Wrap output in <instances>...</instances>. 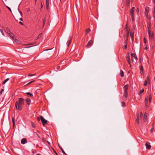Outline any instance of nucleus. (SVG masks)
<instances>
[{
    "label": "nucleus",
    "mask_w": 155,
    "mask_h": 155,
    "mask_svg": "<svg viewBox=\"0 0 155 155\" xmlns=\"http://www.w3.org/2000/svg\"><path fill=\"white\" fill-rule=\"evenodd\" d=\"M40 118L41 119V121L44 126H45L47 124V120H46L45 118H44L42 116H40Z\"/></svg>",
    "instance_id": "obj_4"
},
{
    "label": "nucleus",
    "mask_w": 155,
    "mask_h": 155,
    "mask_svg": "<svg viewBox=\"0 0 155 155\" xmlns=\"http://www.w3.org/2000/svg\"><path fill=\"white\" fill-rule=\"evenodd\" d=\"M21 142L22 144H24L27 143V141L25 138H23L21 140Z\"/></svg>",
    "instance_id": "obj_10"
},
{
    "label": "nucleus",
    "mask_w": 155,
    "mask_h": 155,
    "mask_svg": "<svg viewBox=\"0 0 155 155\" xmlns=\"http://www.w3.org/2000/svg\"><path fill=\"white\" fill-rule=\"evenodd\" d=\"M57 68L59 70L60 69V66L57 67Z\"/></svg>",
    "instance_id": "obj_56"
},
{
    "label": "nucleus",
    "mask_w": 155,
    "mask_h": 155,
    "mask_svg": "<svg viewBox=\"0 0 155 155\" xmlns=\"http://www.w3.org/2000/svg\"><path fill=\"white\" fill-rule=\"evenodd\" d=\"M41 35H42V34H41V33H40V34L38 35V38H40V37H41Z\"/></svg>",
    "instance_id": "obj_45"
},
{
    "label": "nucleus",
    "mask_w": 155,
    "mask_h": 155,
    "mask_svg": "<svg viewBox=\"0 0 155 155\" xmlns=\"http://www.w3.org/2000/svg\"><path fill=\"white\" fill-rule=\"evenodd\" d=\"M153 127H152L151 129L150 130V132H152L153 130Z\"/></svg>",
    "instance_id": "obj_50"
},
{
    "label": "nucleus",
    "mask_w": 155,
    "mask_h": 155,
    "mask_svg": "<svg viewBox=\"0 0 155 155\" xmlns=\"http://www.w3.org/2000/svg\"><path fill=\"white\" fill-rule=\"evenodd\" d=\"M37 0H35V4H36V2H37Z\"/></svg>",
    "instance_id": "obj_62"
},
{
    "label": "nucleus",
    "mask_w": 155,
    "mask_h": 155,
    "mask_svg": "<svg viewBox=\"0 0 155 155\" xmlns=\"http://www.w3.org/2000/svg\"><path fill=\"white\" fill-rule=\"evenodd\" d=\"M19 13H20L21 17H22V12L20 11H19Z\"/></svg>",
    "instance_id": "obj_47"
},
{
    "label": "nucleus",
    "mask_w": 155,
    "mask_h": 155,
    "mask_svg": "<svg viewBox=\"0 0 155 155\" xmlns=\"http://www.w3.org/2000/svg\"><path fill=\"white\" fill-rule=\"evenodd\" d=\"M134 59L135 60V59L134 58H131V60L133 61H134Z\"/></svg>",
    "instance_id": "obj_52"
},
{
    "label": "nucleus",
    "mask_w": 155,
    "mask_h": 155,
    "mask_svg": "<svg viewBox=\"0 0 155 155\" xmlns=\"http://www.w3.org/2000/svg\"><path fill=\"white\" fill-rule=\"evenodd\" d=\"M145 102V103L146 104V107H147V104L148 102V98L147 97L146 98Z\"/></svg>",
    "instance_id": "obj_20"
},
{
    "label": "nucleus",
    "mask_w": 155,
    "mask_h": 155,
    "mask_svg": "<svg viewBox=\"0 0 155 155\" xmlns=\"http://www.w3.org/2000/svg\"><path fill=\"white\" fill-rule=\"evenodd\" d=\"M13 40H14V41L16 43L18 44H20L21 43V41H20L17 39L14 38Z\"/></svg>",
    "instance_id": "obj_13"
},
{
    "label": "nucleus",
    "mask_w": 155,
    "mask_h": 155,
    "mask_svg": "<svg viewBox=\"0 0 155 155\" xmlns=\"http://www.w3.org/2000/svg\"><path fill=\"white\" fill-rule=\"evenodd\" d=\"M130 0H127V5L128 6H129L130 5Z\"/></svg>",
    "instance_id": "obj_31"
},
{
    "label": "nucleus",
    "mask_w": 155,
    "mask_h": 155,
    "mask_svg": "<svg viewBox=\"0 0 155 155\" xmlns=\"http://www.w3.org/2000/svg\"><path fill=\"white\" fill-rule=\"evenodd\" d=\"M37 120H38V121H39L40 120H41L40 116V117H37Z\"/></svg>",
    "instance_id": "obj_38"
},
{
    "label": "nucleus",
    "mask_w": 155,
    "mask_h": 155,
    "mask_svg": "<svg viewBox=\"0 0 155 155\" xmlns=\"http://www.w3.org/2000/svg\"><path fill=\"white\" fill-rule=\"evenodd\" d=\"M144 91V90L143 89L142 90H141L140 91V94H141V93H143Z\"/></svg>",
    "instance_id": "obj_34"
},
{
    "label": "nucleus",
    "mask_w": 155,
    "mask_h": 155,
    "mask_svg": "<svg viewBox=\"0 0 155 155\" xmlns=\"http://www.w3.org/2000/svg\"><path fill=\"white\" fill-rule=\"evenodd\" d=\"M153 14L154 15V17H155V6H154V10H153Z\"/></svg>",
    "instance_id": "obj_39"
},
{
    "label": "nucleus",
    "mask_w": 155,
    "mask_h": 155,
    "mask_svg": "<svg viewBox=\"0 0 155 155\" xmlns=\"http://www.w3.org/2000/svg\"><path fill=\"white\" fill-rule=\"evenodd\" d=\"M24 104V100L22 98H20L17 101L15 104V106L17 110H21Z\"/></svg>",
    "instance_id": "obj_1"
},
{
    "label": "nucleus",
    "mask_w": 155,
    "mask_h": 155,
    "mask_svg": "<svg viewBox=\"0 0 155 155\" xmlns=\"http://www.w3.org/2000/svg\"><path fill=\"white\" fill-rule=\"evenodd\" d=\"M6 7L8 9V10L11 12H12V10L8 6H7Z\"/></svg>",
    "instance_id": "obj_42"
},
{
    "label": "nucleus",
    "mask_w": 155,
    "mask_h": 155,
    "mask_svg": "<svg viewBox=\"0 0 155 155\" xmlns=\"http://www.w3.org/2000/svg\"><path fill=\"white\" fill-rule=\"evenodd\" d=\"M25 101L27 104L29 105L31 103V100L28 98H26L25 99Z\"/></svg>",
    "instance_id": "obj_9"
},
{
    "label": "nucleus",
    "mask_w": 155,
    "mask_h": 155,
    "mask_svg": "<svg viewBox=\"0 0 155 155\" xmlns=\"http://www.w3.org/2000/svg\"><path fill=\"white\" fill-rule=\"evenodd\" d=\"M134 9L135 7H133L132 8L130 9V15H131V17L132 18L133 21H134Z\"/></svg>",
    "instance_id": "obj_3"
},
{
    "label": "nucleus",
    "mask_w": 155,
    "mask_h": 155,
    "mask_svg": "<svg viewBox=\"0 0 155 155\" xmlns=\"http://www.w3.org/2000/svg\"><path fill=\"white\" fill-rule=\"evenodd\" d=\"M49 5V2H46V8L48 10V9Z\"/></svg>",
    "instance_id": "obj_21"
},
{
    "label": "nucleus",
    "mask_w": 155,
    "mask_h": 155,
    "mask_svg": "<svg viewBox=\"0 0 155 155\" xmlns=\"http://www.w3.org/2000/svg\"><path fill=\"white\" fill-rule=\"evenodd\" d=\"M147 82H148L146 80H145L144 81V85H145V86L147 85Z\"/></svg>",
    "instance_id": "obj_35"
},
{
    "label": "nucleus",
    "mask_w": 155,
    "mask_h": 155,
    "mask_svg": "<svg viewBox=\"0 0 155 155\" xmlns=\"http://www.w3.org/2000/svg\"><path fill=\"white\" fill-rule=\"evenodd\" d=\"M32 44H28L25 45H32Z\"/></svg>",
    "instance_id": "obj_63"
},
{
    "label": "nucleus",
    "mask_w": 155,
    "mask_h": 155,
    "mask_svg": "<svg viewBox=\"0 0 155 155\" xmlns=\"http://www.w3.org/2000/svg\"><path fill=\"white\" fill-rule=\"evenodd\" d=\"M26 94H27L28 95H29V96L31 97L33 96V94H32L30 93H29V92H27V93H26Z\"/></svg>",
    "instance_id": "obj_29"
},
{
    "label": "nucleus",
    "mask_w": 155,
    "mask_h": 155,
    "mask_svg": "<svg viewBox=\"0 0 155 155\" xmlns=\"http://www.w3.org/2000/svg\"><path fill=\"white\" fill-rule=\"evenodd\" d=\"M93 42L91 40L89 41L88 42L86 46V47L87 48H89L92 45Z\"/></svg>",
    "instance_id": "obj_5"
},
{
    "label": "nucleus",
    "mask_w": 155,
    "mask_h": 155,
    "mask_svg": "<svg viewBox=\"0 0 155 155\" xmlns=\"http://www.w3.org/2000/svg\"><path fill=\"white\" fill-rule=\"evenodd\" d=\"M128 40H126L124 42L125 45H127V41Z\"/></svg>",
    "instance_id": "obj_40"
},
{
    "label": "nucleus",
    "mask_w": 155,
    "mask_h": 155,
    "mask_svg": "<svg viewBox=\"0 0 155 155\" xmlns=\"http://www.w3.org/2000/svg\"><path fill=\"white\" fill-rule=\"evenodd\" d=\"M124 97L125 98H127V91H124Z\"/></svg>",
    "instance_id": "obj_18"
},
{
    "label": "nucleus",
    "mask_w": 155,
    "mask_h": 155,
    "mask_svg": "<svg viewBox=\"0 0 155 155\" xmlns=\"http://www.w3.org/2000/svg\"><path fill=\"white\" fill-rule=\"evenodd\" d=\"M19 20H20V21H22L23 20H22V17H21V18H19Z\"/></svg>",
    "instance_id": "obj_57"
},
{
    "label": "nucleus",
    "mask_w": 155,
    "mask_h": 155,
    "mask_svg": "<svg viewBox=\"0 0 155 155\" xmlns=\"http://www.w3.org/2000/svg\"><path fill=\"white\" fill-rule=\"evenodd\" d=\"M8 35L10 37L12 38V39H14L15 38L14 35L12 32H11Z\"/></svg>",
    "instance_id": "obj_12"
},
{
    "label": "nucleus",
    "mask_w": 155,
    "mask_h": 155,
    "mask_svg": "<svg viewBox=\"0 0 155 155\" xmlns=\"http://www.w3.org/2000/svg\"><path fill=\"white\" fill-rule=\"evenodd\" d=\"M143 115V114H142V112H140V118H142Z\"/></svg>",
    "instance_id": "obj_37"
},
{
    "label": "nucleus",
    "mask_w": 155,
    "mask_h": 155,
    "mask_svg": "<svg viewBox=\"0 0 155 155\" xmlns=\"http://www.w3.org/2000/svg\"><path fill=\"white\" fill-rule=\"evenodd\" d=\"M45 23L43 22V27H44L45 25Z\"/></svg>",
    "instance_id": "obj_64"
},
{
    "label": "nucleus",
    "mask_w": 155,
    "mask_h": 155,
    "mask_svg": "<svg viewBox=\"0 0 155 155\" xmlns=\"http://www.w3.org/2000/svg\"><path fill=\"white\" fill-rule=\"evenodd\" d=\"M149 9L148 7H146L145 9V15L146 17H147V16H148V13L149 12Z\"/></svg>",
    "instance_id": "obj_8"
},
{
    "label": "nucleus",
    "mask_w": 155,
    "mask_h": 155,
    "mask_svg": "<svg viewBox=\"0 0 155 155\" xmlns=\"http://www.w3.org/2000/svg\"><path fill=\"white\" fill-rule=\"evenodd\" d=\"M12 121L13 126L14 127V126H15V119L13 117L12 118Z\"/></svg>",
    "instance_id": "obj_30"
},
{
    "label": "nucleus",
    "mask_w": 155,
    "mask_h": 155,
    "mask_svg": "<svg viewBox=\"0 0 155 155\" xmlns=\"http://www.w3.org/2000/svg\"><path fill=\"white\" fill-rule=\"evenodd\" d=\"M140 70L141 71H143V68L142 66H141L140 68Z\"/></svg>",
    "instance_id": "obj_46"
},
{
    "label": "nucleus",
    "mask_w": 155,
    "mask_h": 155,
    "mask_svg": "<svg viewBox=\"0 0 155 155\" xmlns=\"http://www.w3.org/2000/svg\"><path fill=\"white\" fill-rule=\"evenodd\" d=\"M120 74L121 77H123L124 76V72L122 70H120Z\"/></svg>",
    "instance_id": "obj_17"
},
{
    "label": "nucleus",
    "mask_w": 155,
    "mask_h": 155,
    "mask_svg": "<svg viewBox=\"0 0 155 155\" xmlns=\"http://www.w3.org/2000/svg\"><path fill=\"white\" fill-rule=\"evenodd\" d=\"M143 40H144V43L145 44L146 43V40L145 38H144Z\"/></svg>",
    "instance_id": "obj_48"
},
{
    "label": "nucleus",
    "mask_w": 155,
    "mask_h": 155,
    "mask_svg": "<svg viewBox=\"0 0 155 155\" xmlns=\"http://www.w3.org/2000/svg\"><path fill=\"white\" fill-rule=\"evenodd\" d=\"M122 106L123 107H124V106H125V103L124 102H122Z\"/></svg>",
    "instance_id": "obj_36"
},
{
    "label": "nucleus",
    "mask_w": 155,
    "mask_h": 155,
    "mask_svg": "<svg viewBox=\"0 0 155 155\" xmlns=\"http://www.w3.org/2000/svg\"><path fill=\"white\" fill-rule=\"evenodd\" d=\"M127 45H125L124 46V48L125 49H126L127 48Z\"/></svg>",
    "instance_id": "obj_53"
},
{
    "label": "nucleus",
    "mask_w": 155,
    "mask_h": 155,
    "mask_svg": "<svg viewBox=\"0 0 155 155\" xmlns=\"http://www.w3.org/2000/svg\"><path fill=\"white\" fill-rule=\"evenodd\" d=\"M34 81H31L30 82H29L27 84V85L29 84H31V83H32V82H34Z\"/></svg>",
    "instance_id": "obj_41"
},
{
    "label": "nucleus",
    "mask_w": 155,
    "mask_h": 155,
    "mask_svg": "<svg viewBox=\"0 0 155 155\" xmlns=\"http://www.w3.org/2000/svg\"><path fill=\"white\" fill-rule=\"evenodd\" d=\"M4 91V89H2V90H1V92H0V93L1 94H2V92Z\"/></svg>",
    "instance_id": "obj_55"
},
{
    "label": "nucleus",
    "mask_w": 155,
    "mask_h": 155,
    "mask_svg": "<svg viewBox=\"0 0 155 155\" xmlns=\"http://www.w3.org/2000/svg\"><path fill=\"white\" fill-rule=\"evenodd\" d=\"M127 60L129 64H130V56L129 54L126 57Z\"/></svg>",
    "instance_id": "obj_11"
},
{
    "label": "nucleus",
    "mask_w": 155,
    "mask_h": 155,
    "mask_svg": "<svg viewBox=\"0 0 155 155\" xmlns=\"http://www.w3.org/2000/svg\"><path fill=\"white\" fill-rule=\"evenodd\" d=\"M5 31L7 33H8V34H9L11 32L9 30L8 28L7 27L5 29Z\"/></svg>",
    "instance_id": "obj_16"
},
{
    "label": "nucleus",
    "mask_w": 155,
    "mask_h": 155,
    "mask_svg": "<svg viewBox=\"0 0 155 155\" xmlns=\"http://www.w3.org/2000/svg\"><path fill=\"white\" fill-rule=\"evenodd\" d=\"M148 33L150 38L153 39L154 37V34L152 32V33L151 34L150 28V27H148Z\"/></svg>",
    "instance_id": "obj_2"
},
{
    "label": "nucleus",
    "mask_w": 155,
    "mask_h": 155,
    "mask_svg": "<svg viewBox=\"0 0 155 155\" xmlns=\"http://www.w3.org/2000/svg\"><path fill=\"white\" fill-rule=\"evenodd\" d=\"M0 31L1 32V33H2V35H3L4 36H5V35H4V33L3 32V30L2 29H0Z\"/></svg>",
    "instance_id": "obj_33"
},
{
    "label": "nucleus",
    "mask_w": 155,
    "mask_h": 155,
    "mask_svg": "<svg viewBox=\"0 0 155 155\" xmlns=\"http://www.w3.org/2000/svg\"><path fill=\"white\" fill-rule=\"evenodd\" d=\"M90 31V28H87L86 29L85 31V33L86 34L88 33Z\"/></svg>",
    "instance_id": "obj_24"
},
{
    "label": "nucleus",
    "mask_w": 155,
    "mask_h": 155,
    "mask_svg": "<svg viewBox=\"0 0 155 155\" xmlns=\"http://www.w3.org/2000/svg\"><path fill=\"white\" fill-rule=\"evenodd\" d=\"M53 150H54V153H55V154H56V155H58V154H57V153L56 152V151L54 149H53Z\"/></svg>",
    "instance_id": "obj_51"
},
{
    "label": "nucleus",
    "mask_w": 155,
    "mask_h": 155,
    "mask_svg": "<svg viewBox=\"0 0 155 155\" xmlns=\"http://www.w3.org/2000/svg\"><path fill=\"white\" fill-rule=\"evenodd\" d=\"M145 146L146 148L148 150L150 149L151 148V146L150 145V143L148 142L145 144Z\"/></svg>",
    "instance_id": "obj_7"
},
{
    "label": "nucleus",
    "mask_w": 155,
    "mask_h": 155,
    "mask_svg": "<svg viewBox=\"0 0 155 155\" xmlns=\"http://www.w3.org/2000/svg\"><path fill=\"white\" fill-rule=\"evenodd\" d=\"M36 135L39 138H40L38 134H36Z\"/></svg>",
    "instance_id": "obj_58"
},
{
    "label": "nucleus",
    "mask_w": 155,
    "mask_h": 155,
    "mask_svg": "<svg viewBox=\"0 0 155 155\" xmlns=\"http://www.w3.org/2000/svg\"><path fill=\"white\" fill-rule=\"evenodd\" d=\"M34 76V75H33V74H28V76L29 77L32 76Z\"/></svg>",
    "instance_id": "obj_43"
},
{
    "label": "nucleus",
    "mask_w": 155,
    "mask_h": 155,
    "mask_svg": "<svg viewBox=\"0 0 155 155\" xmlns=\"http://www.w3.org/2000/svg\"><path fill=\"white\" fill-rule=\"evenodd\" d=\"M46 21V16H45L44 18V20H43V22L45 23Z\"/></svg>",
    "instance_id": "obj_44"
},
{
    "label": "nucleus",
    "mask_w": 155,
    "mask_h": 155,
    "mask_svg": "<svg viewBox=\"0 0 155 155\" xmlns=\"http://www.w3.org/2000/svg\"><path fill=\"white\" fill-rule=\"evenodd\" d=\"M152 99V97L150 94L149 96L148 100H149V103L150 102Z\"/></svg>",
    "instance_id": "obj_23"
},
{
    "label": "nucleus",
    "mask_w": 155,
    "mask_h": 155,
    "mask_svg": "<svg viewBox=\"0 0 155 155\" xmlns=\"http://www.w3.org/2000/svg\"><path fill=\"white\" fill-rule=\"evenodd\" d=\"M147 119V115L146 113H145L143 116V119L144 120H146Z\"/></svg>",
    "instance_id": "obj_22"
},
{
    "label": "nucleus",
    "mask_w": 155,
    "mask_h": 155,
    "mask_svg": "<svg viewBox=\"0 0 155 155\" xmlns=\"http://www.w3.org/2000/svg\"><path fill=\"white\" fill-rule=\"evenodd\" d=\"M31 124L32 127L34 128H35L36 127L35 124H34L33 122H31Z\"/></svg>",
    "instance_id": "obj_32"
},
{
    "label": "nucleus",
    "mask_w": 155,
    "mask_h": 155,
    "mask_svg": "<svg viewBox=\"0 0 155 155\" xmlns=\"http://www.w3.org/2000/svg\"><path fill=\"white\" fill-rule=\"evenodd\" d=\"M9 80V78H7L2 83V84H4L6 82H7Z\"/></svg>",
    "instance_id": "obj_26"
},
{
    "label": "nucleus",
    "mask_w": 155,
    "mask_h": 155,
    "mask_svg": "<svg viewBox=\"0 0 155 155\" xmlns=\"http://www.w3.org/2000/svg\"><path fill=\"white\" fill-rule=\"evenodd\" d=\"M147 82H148L149 84H150V78L149 76H147Z\"/></svg>",
    "instance_id": "obj_25"
},
{
    "label": "nucleus",
    "mask_w": 155,
    "mask_h": 155,
    "mask_svg": "<svg viewBox=\"0 0 155 155\" xmlns=\"http://www.w3.org/2000/svg\"><path fill=\"white\" fill-rule=\"evenodd\" d=\"M137 118L136 119V123H137L138 124H139V116L138 114H137Z\"/></svg>",
    "instance_id": "obj_15"
},
{
    "label": "nucleus",
    "mask_w": 155,
    "mask_h": 155,
    "mask_svg": "<svg viewBox=\"0 0 155 155\" xmlns=\"http://www.w3.org/2000/svg\"><path fill=\"white\" fill-rule=\"evenodd\" d=\"M127 39L126 40H128V38L129 35V31L128 30V29H127Z\"/></svg>",
    "instance_id": "obj_19"
},
{
    "label": "nucleus",
    "mask_w": 155,
    "mask_h": 155,
    "mask_svg": "<svg viewBox=\"0 0 155 155\" xmlns=\"http://www.w3.org/2000/svg\"><path fill=\"white\" fill-rule=\"evenodd\" d=\"M19 24H21V25H23V23H22V22H21V21H20V22H19Z\"/></svg>",
    "instance_id": "obj_49"
},
{
    "label": "nucleus",
    "mask_w": 155,
    "mask_h": 155,
    "mask_svg": "<svg viewBox=\"0 0 155 155\" xmlns=\"http://www.w3.org/2000/svg\"><path fill=\"white\" fill-rule=\"evenodd\" d=\"M59 147L60 148V149L62 151V152L64 154H66L65 153V152L64 151V150H63V149L61 147H60L59 145Z\"/></svg>",
    "instance_id": "obj_27"
},
{
    "label": "nucleus",
    "mask_w": 155,
    "mask_h": 155,
    "mask_svg": "<svg viewBox=\"0 0 155 155\" xmlns=\"http://www.w3.org/2000/svg\"><path fill=\"white\" fill-rule=\"evenodd\" d=\"M145 49H146V50H147V46H146L145 47Z\"/></svg>",
    "instance_id": "obj_59"
},
{
    "label": "nucleus",
    "mask_w": 155,
    "mask_h": 155,
    "mask_svg": "<svg viewBox=\"0 0 155 155\" xmlns=\"http://www.w3.org/2000/svg\"><path fill=\"white\" fill-rule=\"evenodd\" d=\"M139 10L138 8L137 9V12L138 13V12H139Z\"/></svg>",
    "instance_id": "obj_61"
},
{
    "label": "nucleus",
    "mask_w": 155,
    "mask_h": 155,
    "mask_svg": "<svg viewBox=\"0 0 155 155\" xmlns=\"http://www.w3.org/2000/svg\"><path fill=\"white\" fill-rule=\"evenodd\" d=\"M42 7H43V5H42V3L41 2V8H42Z\"/></svg>",
    "instance_id": "obj_54"
},
{
    "label": "nucleus",
    "mask_w": 155,
    "mask_h": 155,
    "mask_svg": "<svg viewBox=\"0 0 155 155\" xmlns=\"http://www.w3.org/2000/svg\"><path fill=\"white\" fill-rule=\"evenodd\" d=\"M128 88V85H125L124 87V91H127V90Z\"/></svg>",
    "instance_id": "obj_14"
},
{
    "label": "nucleus",
    "mask_w": 155,
    "mask_h": 155,
    "mask_svg": "<svg viewBox=\"0 0 155 155\" xmlns=\"http://www.w3.org/2000/svg\"><path fill=\"white\" fill-rule=\"evenodd\" d=\"M132 58H134L135 59V61H137V57L135 54L131 53L130 54Z\"/></svg>",
    "instance_id": "obj_6"
},
{
    "label": "nucleus",
    "mask_w": 155,
    "mask_h": 155,
    "mask_svg": "<svg viewBox=\"0 0 155 155\" xmlns=\"http://www.w3.org/2000/svg\"><path fill=\"white\" fill-rule=\"evenodd\" d=\"M30 11V9L29 8H28V9L27 11L28 12H29V11Z\"/></svg>",
    "instance_id": "obj_60"
},
{
    "label": "nucleus",
    "mask_w": 155,
    "mask_h": 155,
    "mask_svg": "<svg viewBox=\"0 0 155 155\" xmlns=\"http://www.w3.org/2000/svg\"><path fill=\"white\" fill-rule=\"evenodd\" d=\"M130 37H131V38L132 40H134V34L133 33H130Z\"/></svg>",
    "instance_id": "obj_28"
}]
</instances>
